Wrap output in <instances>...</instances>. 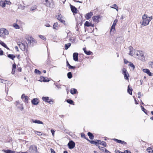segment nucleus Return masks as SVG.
Wrapping results in <instances>:
<instances>
[{"label":"nucleus","mask_w":153,"mask_h":153,"mask_svg":"<svg viewBox=\"0 0 153 153\" xmlns=\"http://www.w3.org/2000/svg\"><path fill=\"white\" fill-rule=\"evenodd\" d=\"M142 20L140 23L141 25L145 26L149 24V22L153 18L152 16L148 17L146 14H145L142 16Z\"/></svg>","instance_id":"nucleus-1"},{"label":"nucleus","mask_w":153,"mask_h":153,"mask_svg":"<svg viewBox=\"0 0 153 153\" xmlns=\"http://www.w3.org/2000/svg\"><path fill=\"white\" fill-rule=\"evenodd\" d=\"M9 34L8 31L6 29L2 28L0 29V37L1 38L4 39L6 36Z\"/></svg>","instance_id":"nucleus-2"},{"label":"nucleus","mask_w":153,"mask_h":153,"mask_svg":"<svg viewBox=\"0 0 153 153\" xmlns=\"http://www.w3.org/2000/svg\"><path fill=\"white\" fill-rule=\"evenodd\" d=\"M136 58L140 60L143 61L145 59V57L144 56V54L142 51H138V52H136Z\"/></svg>","instance_id":"nucleus-3"},{"label":"nucleus","mask_w":153,"mask_h":153,"mask_svg":"<svg viewBox=\"0 0 153 153\" xmlns=\"http://www.w3.org/2000/svg\"><path fill=\"white\" fill-rule=\"evenodd\" d=\"M122 73L124 74L125 79H128L129 75L128 72H127L125 68H123L122 69Z\"/></svg>","instance_id":"nucleus-4"},{"label":"nucleus","mask_w":153,"mask_h":153,"mask_svg":"<svg viewBox=\"0 0 153 153\" xmlns=\"http://www.w3.org/2000/svg\"><path fill=\"white\" fill-rule=\"evenodd\" d=\"M28 43L31 45L33 46V45L36 43L34 39L32 37H30L27 39Z\"/></svg>","instance_id":"nucleus-5"},{"label":"nucleus","mask_w":153,"mask_h":153,"mask_svg":"<svg viewBox=\"0 0 153 153\" xmlns=\"http://www.w3.org/2000/svg\"><path fill=\"white\" fill-rule=\"evenodd\" d=\"M19 45L21 49L23 51H25L28 47L27 44V43L25 44L21 43L19 44Z\"/></svg>","instance_id":"nucleus-6"},{"label":"nucleus","mask_w":153,"mask_h":153,"mask_svg":"<svg viewBox=\"0 0 153 153\" xmlns=\"http://www.w3.org/2000/svg\"><path fill=\"white\" fill-rule=\"evenodd\" d=\"M21 98L25 103H28L29 98L27 96H26L25 94H23L22 95Z\"/></svg>","instance_id":"nucleus-7"},{"label":"nucleus","mask_w":153,"mask_h":153,"mask_svg":"<svg viewBox=\"0 0 153 153\" xmlns=\"http://www.w3.org/2000/svg\"><path fill=\"white\" fill-rule=\"evenodd\" d=\"M68 145L70 149H72L75 147V143L73 141H71L69 142Z\"/></svg>","instance_id":"nucleus-8"},{"label":"nucleus","mask_w":153,"mask_h":153,"mask_svg":"<svg viewBox=\"0 0 153 153\" xmlns=\"http://www.w3.org/2000/svg\"><path fill=\"white\" fill-rule=\"evenodd\" d=\"M71 10L74 13H77L78 10L74 6L70 5Z\"/></svg>","instance_id":"nucleus-9"},{"label":"nucleus","mask_w":153,"mask_h":153,"mask_svg":"<svg viewBox=\"0 0 153 153\" xmlns=\"http://www.w3.org/2000/svg\"><path fill=\"white\" fill-rule=\"evenodd\" d=\"M143 71L144 73L147 74L149 76H152L153 75L152 73H151L149 70L147 69H145L143 70Z\"/></svg>","instance_id":"nucleus-10"},{"label":"nucleus","mask_w":153,"mask_h":153,"mask_svg":"<svg viewBox=\"0 0 153 153\" xmlns=\"http://www.w3.org/2000/svg\"><path fill=\"white\" fill-rule=\"evenodd\" d=\"M100 18V16H94L93 17L92 19L94 22L98 23L99 22V19Z\"/></svg>","instance_id":"nucleus-11"},{"label":"nucleus","mask_w":153,"mask_h":153,"mask_svg":"<svg viewBox=\"0 0 153 153\" xmlns=\"http://www.w3.org/2000/svg\"><path fill=\"white\" fill-rule=\"evenodd\" d=\"M93 15V13L92 12H90L86 14L85 16V18L87 20L90 18Z\"/></svg>","instance_id":"nucleus-12"},{"label":"nucleus","mask_w":153,"mask_h":153,"mask_svg":"<svg viewBox=\"0 0 153 153\" xmlns=\"http://www.w3.org/2000/svg\"><path fill=\"white\" fill-rule=\"evenodd\" d=\"M78 53H74L73 54V59L75 61H78Z\"/></svg>","instance_id":"nucleus-13"},{"label":"nucleus","mask_w":153,"mask_h":153,"mask_svg":"<svg viewBox=\"0 0 153 153\" xmlns=\"http://www.w3.org/2000/svg\"><path fill=\"white\" fill-rule=\"evenodd\" d=\"M32 103L35 105H36L39 103V101L38 99L37 98L33 99L31 101Z\"/></svg>","instance_id":"nucleus-14"},{"label":"nucleus","mask_w":153,"mask_h":153,"mask_svg":"<svg viewBox=\"0 0 153 153\" xmlns=\"http://www.w3.org/2000/svg\"><path fill=\"white\" fill-rule=\"evenodd\" d=\"M113 140H114L116 141L118 143H120L122 144H127V143L126 142H125L123 141H122L120 140H118V139H114Z\"/></svg>","instance_id":"nucleus-15"},{"label":"nucleus","mask_w":153,"mask_h":153,"mask_svg":"<svg viewBox=\"0 0 153 153\" xmlns=\"http://www.w3.org/2000/svg\"><path fill=\"white\" fill-rule=\"evenodd\" d=\"M6 0H1L0 1V6L2 7H4L5 6Z\"/></svg>","instance_id":"nucleus-16"},{"label":"nucleus","mask_w":153,"mask_h":153,"mask_svg":"<svg viewBox=\"0 0 153 153\" xmlns=\"http://www.w3.org/2000/svg\"><path fill=\"white\" fill-rule=\"evenodd\" d=\"M116 41L120 43H121L123 42V38L122 36L118 37L117 38Z\"/></svg>","instance_id":"nucleus-17"},{"label":"nucleus","mask_w":153,"mask_h":153,"mask_svg":"<svg viewBox=\"0 0 153 153\" xmlns=\"http://www.w3.org/2000/svg\"><path fill=\"white\" fill-rule=\"evenodd\" d=\"M39 81L40 82H48L49 80L45 79V77L43 76H41L40 78V79L39 80Z\"/></svg>","instance_id":"nucleus-18"},{"label":"nucleus","mask_w":153,"mask_h":153,"mask_svg":"<svg viewBox=\"0 0 153 153\" xmlns=\"http://www.w3.org/2000/svg\"><path fill=\"white\" fill-rule=\"evenodd\" d=\"M32 121L33 123H37V124H43L44 123L43 122H42V121H40L39 120H32Z\"/></svg>","instance_id":"nucleus-19"},{"label":"nucleus","mask_w":153,"mask_h":153,"mask_svg":"<svg viewBox=\"0 0 153 153\" xmlns=\"http://www.w3.org/2000/svg\"><path fill=\"white\" fill-rule=\"evenodd\" d=\"M129 49L130 50V51L129 53V55H130L131 56H134V53H132L133 50H134L132 48L130 47L129 48Z\"/></svg>","instance_id":"nucleus-20"},{"label":"nucleus","mask_w":153,"mask_h":153,"mask_svg":"<svg viewBox=\"0 0 153 153\" xmlns=\"http://www.w3.org/2000/svg\"><path fill=\"white\" fill-rule=\"evenodd\" d=\"M0 44L7 49L9 50V48L6 45L1 41H0Z\"/></svg>","instance_id":"nucleus-21"},{"label":"nucleus","mask_w":153,"mask_h":153,"mask_svg":"<svg viewBox=\"0 0 153 153\" xmlns=\"http://www.w3.org/2000/svg\"><path fill=\"white\" fill-rule=\"evenodd\" d=\"M110 7L111 8L115 9L117 11H118V7L116 4H114L113 5L110 6Z\"/></svg>","instance_id":"nucleus-22"},{"label":"nucleus","mask_w":153,"mask_h":153,"mask_svg":"<svg viewBox=\"0 0 153 153\" xmlns=\"http://www.w3.org/2000/svg\"><path fill=\"white\" fill-rule=\"evenodd\" d=\"M70 92L72 94H74L77 93V91L75 88H71L70 90Z\"/></svg>","instance_id":"nucleus-23"},{"label":"nucleus","mask_w":153,"mask_h":153,"mask_svg":"<svg viewBox=\"0 0 153 153\" xmlns=\"http://www.w3.org/2000/svg\"><path fill=\"white\" fill-rule=\"evenodd\" d=\"M83 49V51H84L85 53L87 55H90L91 54L92 52L90 51H87L86 50V48H84Z\"/></svg>","instance_id":"nucleus-24"},{"label":"nucleus","mask_w":153,"mask_h":153,"mask_svg":"<svg viewBox=\"0 0 153 153\" xmlns=\"http://www.w3.org/2000/svg\"><path fill=\"white\" fill-rule=\"evenodd\" d=\"M132 89L131 88L129 87V85L128 86V88L127 90L128 92L130 95L132 94Z\"/></svg>","instance_id":"nucleus-25"},{"label":"nucleus","mask_w":153,"mask_h":153,"mask_svg":"<svg viewBox=\"0 0 153 153\" xmlns=\"http://www.w3.org/2000/svg\"><path fill=\"white\" fill-rule=\"evenodd\" d=\"M2 151L4 152L5 153H14L15 152L14 151H12L10 150H3Z\"/></svg>","instance_id":"nucleus-26"},{"label":"nucleus","mask_w":153,"mask_h":153,"mask_svg":"<svg viewBox=\"0 0 153 153\" xmlns=\"http://www.w3.org/2000/svg\"><path fill=\"white\" fill-rule=\"evenodd\" d=\"M42 99L43 101L46 102H48L49 100V98L48 97H43Z\"/></svg>","instance_id":"nucleus-27"},{"label":"nucleus","mask_w":153,"mask_h":153,"mask_svg":"<svg viewBox=\"0 0 153 153\" xmlns=\"http://www.w3.org/2000/svg\"><path fill=\"white\" fill-rule=\"evenodd\" d=\"M13 27L16 29H19L20 27L17 23H14L13 24Z\"/></svg>","instance_id":"nucleus-28"},{"label":"nucleus","mask_w":153,"mask_h":153,"mask_svg":"<svg viewBox=\"0 0 153 153\" xmlns=\"http://www.w3.org/2000/svg\"><path fill=\"white\" fill-rule=\"evenodd\" d=\"M7 57L13 60L15 56L13 54H9L7 55Z\"/></svg>","instance_id":"nucleus-29"},{"label":"nucleus","mask_w":153,"mask_h":153,"mask_svg":"<svg viewBox=\"0 0 153 153\" xmlns=\"http://www.w3.org/2000/svg\"><path fill=\"white\" fill-rule=\"evenodd\" d=\"M88 135L89 136L91 140H93L94 138V136L90 132L88 133Z\"/></svg>","instance_id":"nucleus-30"},{"label":"nucleus","mask_w":153,"mask_h":153,"mask_svg":"<svg viewBox=\"0 0 153 153\" xmlns=\"http://www.w3.org/2000/svg\"><path fill=\"white\" fill-rule=\"evenodd\" d=\"M115 30V27L112 26L111 28L110 32L111 33H114Z\"/></svg>","instance_id":"nucleus-31"},{"label":"nucleus","mask_w":153,"mask_h":153,"mask_svg":"<svg viewBox=\"0 0 153 153\" xmlns=\"http://www.w3.org/2000/svg\"><path fill=\"white\" fill-rule=\"evenodd\" d=\"M147 150L149 153H153V149L151 147L148 148Z\"/></svg>","instance_id":"nucleus-32"},{"label":"nucleus","mask_w":153,"mask_h":153,"mask_svg":"<svg viewBox=\"0 0 153 153\" xmlns=\"http://www.w3.org/2000/svg\"><path fill=\"white\" fill-rule=\"evenodd\" d=\"M37 8V6L36 5H34L31 7L30 8V10L33 11L36 10Z\"/></svg>","instance_id":"nucleus-33"},{"label":"nucleus","mask_w":153,"mask_h":153,"mask_svg":"<svg viewBox=\"0 0 153 153\" xmlns=\"http://www.w3.org/2000/svg\"><path fill=\"white\" fill-rule=\"evenodd\" d=\"M53 28L54 29L57 30L58 29V24L57 22L54 23L53 26Z\"/></svg>","instance_id":"nucleus-34"},{"label":"nucleus","mask_w":153,"mask_h":153,"mask_svg":"<svg viewBox=\"0 0 153 153\" xmlns=\"http://www.w3.org/2000/svg\"><path fill=\"white\" fill-rule=\"evenodd\" d=\"M71 43H69L68 44H66L65 45V50H67L68 48H69V47L71 46Z\"/></svg>","instance_id":"nucleus-35"},{"label":"nucleus","mask_w":153,"mask_h":153,"mask_svg":"<svg viewBox=\"0 0 153 153\" xmlns=\"http://www.w3.org/2000/svg\"><path fill=\"white\" fill-rule=\"evenodd\" d=\"M138 50H133V51L132 52V53H134V56H133L135 57L136 58V56H136V53H136V52H138Z\"/></svg>","instance_id":"nucleus-36"},{"label":"nucleus","mask_w":153,"mask_h":153,"mask_svg":"<svg viewBox=\"0 0 153 153\" xmlns=\"http://www.w3.org/2000/svg\"><path fill=\"white\" fill-rule=\"evenodd\" d=\"M98 141L101 142V143H100V144H102V146L104 147H105L106 146V143L104 141H101L100 140H99Z\"/></svg>","instance_id":"nucleus-37"},{"label":"nucleus","mask_w":153,"mask_h":153,"mask_svg":"<svg viewBox=\"0 0 153 153\" xmlns=\"http://www.w3.org/2000/svg\"><path fill=\"white\" fill-rule=\"evenodd\" d=\"M91 23H90L86 21L85 22V23L84 24V25H85V26H87V27H89V26H90Z\"/></svg>","instance_id":"nucleus-38"},{"label":"nucleus","mask_w":153,"mask_h":153,"mask_svg":"<svg viewBox=\"0 0 153 153\" xmlns=\"http://www.w3.org/2000/svg\"><path fill=\"white\" fill-rule=\"evenodd\" d=\"M67 76L68 78L71 79L72 77V74L71 72H68L67 74Z\"/></svg>","instance_id":"nucleus-39"},{"label":"nucleus","mask_w":153,"mask_h":153,"mask_svg":"<svg viewBox=\"0 0 153 153\" xmlns=\"http://www.w3.org/2000/svg\"><path fill=\"white\" fill-rule=\"evenodd\" d=\"M39 37L41 39H42L44 40H46V38L44 36L40 35H39Z\"/></svg>","instance_id":"nucleus-40"},{"label":"nucleus","mask_w":153,"mask_h":153,"mask_svg":"<svg viewBox=\"0 0 153 153\" xmlns=\"http://www.w3.org/2000/svg\"><path fill=\"white\" fill-rule=\"evenodd\" d=\"M117 21H118V20H117V19H115L114 21V22L113 23V25L112 26L115 27L116 25V24L117 22Z\"/></svg>","instance_id":"nucleus-41"},{"label":"nucleus","mask_w":153,"mask_h":153,"mask_svg":"<svg viewBox=\"0 0 153 153\" xmlns=\"http://www.w3.org/2000/svg\"><path fill=\"white\" fill-rule=\"evenodd\" d=\"M149 65L150 67L153 68V62H150L149 63Z\"/></svg>","instance_id":"nucleus-42"},{"label":"nucleus","mask_w":153,"mask_h":153,"mask_svg":"<svg viewBox=\"0 0 153 153\" xmlns=\"http://www.w3.org/2000/svg\"><path fill=\"white\" fill-rule=\"evenodd\" d=\"M35 73L38 74H41V72L39 70L36 69L35 70Z\"/></svg>","instance_id":"nucleus-43"},{"label":"nucleus","mask_w":153,"mask_h":153,"mask_svg":"<svg viewBox=\"0 0 153 153\" xmlns=\"http://www.w3.org/2000/svg\"><path fill=\"white\" fill-rule=\"evenodd\" d=\"M34 132L35 134H37L38 135H42V133L41 132L37 131H35Z\"/></svg>","instance_id":"nucleus-44"},{"label":"nucleus","mask_w":153,"mask_h":153,"mask_svg":"<svg viewBox=\"0 0 153 153\" xmlns=\"http://www.w3.org/2000/svg\"><path fill=\"white\" fill-rule=\"evenodd\" d=\"M67 102L70 104H72L73 102V101L71 100H67Z\"/></svg>","instance_id":"nucleus-45"},{"label":"nucleus","mask_w":153,"mask_h":153,"mask_svg":"<svg viewBox=\"0 0 153 153\" xmlns=\"http://www.w3.org/2000/svg\"><path fill=\"white\" fill-rule=\"evenodd\" d=\"M57 19L59 20L60 19L62 18V16L61 14H58V16H57Z\"/></svg>","instance_id":"nucleus-46"},{"label":"nucleus","mask_w":153,"mask_h":153,"mask_svg":"<svg viewBox=\"0 0 153 153\" xmlns=\"http://www.w3.org/2000/svg\"><path fill=\"white\" fill-rule=\"evenodd\" d=\"M129 65L132 68V69L134 70V65L132 63H130Z\"/></svg>","instance_id":"nucleus-47"},{"label":"nucleus","mask_w":153,"mask_h":153,"mask_svg":"<svg viewBox=\"0 0 153 153\" xmlns=\"http://www.w3.org/2000/svg\"><path fill=\"white\" fill-rule=\"evenodd\" d=\"M16 22H17L19 24H22L23 23L22 21L19 20H17Z\"/></svg>","instance_id":"nucleus-48"},{"label":"nucleus","mask_w":153,"mask_h":153,"mask_svg":"<svg viewBox=\"0 0 153 153\" xmlns=\"http://www.w3.org/2000/svg\"><path fill=\"white\" fill-rule=\"evenodd\" d=\"M51 131L52 134V135L54 136L55 131L53 129H51Z\"/></svg>","instance_id":"nucleus-49"},{"label":"nucleus","mask_w":153,"mask_h":153,"mask_svg":"<svg viewBox=\"0 0 153 153\" xmlns=\"http://www.w3.org/2000/svg\"><path fill=\"white\" fill-rule=\"evenodd\" d=\"M141 107L142 109V110L144 111L145 113H146V110L142 106H141Z\"/></svg>","instance_id":"nucleus-50"},{"label":"nucleus","mask_w":153,"mask_h":153,"mask_svg":"<svg viewBox=\"0 0 153 153\" xmlns=\"http://www.w3.org/2000/svg\"><path fill=\"white\" fill-rule=\"evenodd\" d=\"M5 4H11V2L9 1H7L6 0Z\"/></svg>","instance_id":"nucleus-51"},{"label":"nucleus","mask_w":153,"mask_h":153,"mask_svg":"<svg viewBox=\"0 0 153 153\" xmlns=\"http://www.w3.org/2000/svg\"><path fill=\"white\" fill-rule=\"evenodd\" d=\"M16 68V65L15 63H14L13 65L12 69L15 70Z\"/></svg>","instance_id":"nucleus-52"},{"label":"nucleus","mask_w":153,"mask_h":153,"mask_svg":"<svg viewBox=\"0 0 153 153\" xmlns=\"http://www.w3.org/2000/svg\"><path fill=\"white\" fill-rule=\"evenodd\" d=\"M68 68L69 69H74V68H75V67L74 66H73L71 65H70L69 66Z\"/></svg>","instance_id":"nucleus-53"},{"label":"nucleus","mask_w":153,"mask_h":153,"mask_svg":"<svg viewBox=\"0 0 153 153\" xmlns=\"http://www.w3.org/2000/svg\"><path fill=\"white\" fill-rule=\"evenodd\" d=\"M59 20L62 23H64L65 22V21L62 19V18L60 19Z\"/></svg>","instance_id":"nucleus-54"},{"label":"nucleus","mask_w":153,"mask_h":153,"mask_svg":"<svg viewBox=\"0 0 153 153\" xmlns=\"http://www.w3.org/2000/svg\"><path fill=\"white\" fill-rule=\"evenodd\" d=\"M99 148L102 151H104V149H105L104 148H103L102 147L100 146H99Z\"/></svg>","instance_id":"nucleus-55"},{"label":"nucleus","mask_w":153,"mask_h":153,"mask_svg":"<svg viewBox=\"0 0 153 153\" xmlns=\"http://www.w3.org/2000/svg\"><path fill=\"white\" fill-rule=\"evenodd\" d=\"M3 52L2 50L0 49V55H2L3 54Z\"/></svg>","instance_id":"nucleus-56"},{"label":"nucleus","mask_w":153,"mask_h":153,"mask_svg":"<svg viewBox=\"0 0 153 153\" xmlns=\"http://www.w3.org/2000/svg\"><path fill=\"white\" fill-rule=\"evenodd\" d=\"M50 150H51V153H56L55 152L53 149H51Z\"/></svg>","instance_id":"nucleus-57"},{"label":"nucleus","mask_w":153,"mask_h":153,"mask_svg":"<svg viewBox=\"0 0 153 153\" xmlns=\"http://www.w3.org/2000/svg\"><path fill=\"white\" fill-rule=\"evenodd\" d=\"M105 152L106 153H111L110 152H109L108 150H107L106 149H105Z\"/></svg>","instance_id":"nucleus-58"},{"label":"nucleus","mask_w":153,"mask_h":153,"mask_svg":"<svg viewBox=\"0 0 153 153\" xmlns=\"http://www.w3.org/2000/svg\"><path fill=\"white\" fill-rule=\"evenodd\" d=\"M48 102L51 105L53 104V102L52 100H49Z\"/></svg>","instance_id":"nucleus-59"},{"label":"nucleus","mask_w":153,"mask_h":153,"mask_svg":"<svg viewBox=\"0 0 153 153\" xmlns=\"http://www.w3.org/2000/svg\"><path fill=\"white\" fill-rule=\"evenodd\" d=\"M5 81L0 78V82L1 83H4Z\"/></svg>","instance_id":"nucleus-60"},{"label":"nucleus","mask_w":153,"mask_h":153,"mask_svg":"<svg viewBox=\"0 0 153 153\" xmlns=\"http://www.w3.org/2000/svg\"><path fill=\"white\" fill-rule=\"evenodd\" d=\"M138 98H140V97L141 96V93L140 92H139L138 93Z\"/></svg>","instance_id":"nucleus-61"},{"label":"nucleus","mask_w":153,"mask_h":153,"mask_svg":"<svg viewBox=\"0 0 153 153\" xmlns=\"http://www.w3.org/2000/svg\"><path fill=\"white\" fill-rule=\"evenodd\" d=\"M124 62L125 64H127L128 62V61L126 59H124Z\"/></svg>","instance_id":"nucleus-62"},{"label":"nucleus","mask_w":153,"mask_h":153,"mask_svg":"<svg viewBox=\"0 0 153 153\" xmlns=\"http://www.w3.org/2000/svg\"><path fill=\"white\" fill-rule=\"evenodd\" d=\"M15 73V71L14 69H12L11 73L13 74H14Z\"/></svg>","instance_id":"nucleus-63"},{"label":"nucleus","mask_w":153,"mask_h":153,"mask_svg":"<svg viewBox=\"0 0 153 153\" xmlns=\"http://www.w3.org/2000/svg\"><path fill=\"white\" fill-rule=\"evenodd\" d=\"M115 152L116 153H120V152L118 150H116L115 151Z\"/></svg>","instance_id":"nucleus-64"}]
</instances>
